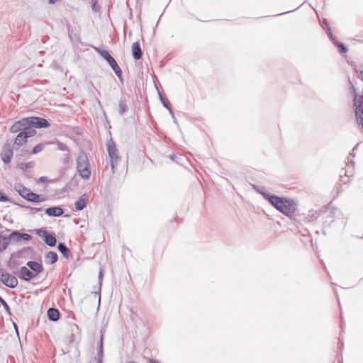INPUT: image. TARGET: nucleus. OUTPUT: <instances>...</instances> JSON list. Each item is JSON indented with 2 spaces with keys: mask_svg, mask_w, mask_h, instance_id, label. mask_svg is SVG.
Returning <instances> with one entry per match:
<instances>
[{
  "mask_svg": "<svg viewBox=\"0 0 363 363\" xmlns=\"http://www.w3.org/2000/svg\"><path fill=\"white\" fill-rule=\"evenodd\" d=\"M259 194L278 211L289 216L295 210V202L292 199L270 195L267 192L259 191Z\"/></svg>",
  "mask_w": 363,
  "mask_h": 363,
  "instance_id": "nucleus-1",
  "label": "nucleus"
},
{
  "mask_svg": "<svg viewBox=\"0 0 363 363\" xmlns=\"http://www.w3.org/2000/svg\"><path fill=\"white\" fill-rule=\"evenodd\" d=\"M77 171L79 176L84 179H89L91 177V166L88 157L85 152H79L76 159Z\"/></svg>",
  "mask_w": 363,
  "mask_h": 363,
  "instance_id": "nucleus-2",
  "label": "nucleus"
},
{
  "mask_svg": "<svg viewBox=\"0 0 363 363\" xmlns=\"http://www.w3.org/2000/svg\"><path fill=\"white\" fill-rule=\"evenodd\" d=\"M15 189L19 192V194L27 201L33 202V203H39L43 202L46 200V197L43 195L37 194L30 191V189L21 186L17 185L15 186Z\"/></svg>",
  "mask_w": 363,
  "mask_h": 363,
  "instance_id": "nucleus-3",
  "label": "nucleus"
},
{
  "mask_svg": "<svg viewBox=\"0 0 363 363\" xmlns=\"http://www.w3.org/2000/svg\"><path fill=\"white\" fill-rule=\"evenodd\" d=\"M96 50L99 54L101 55V56H102L107 61V62L111 67L117 77L121 78V69L120 68L114 58L109 54V52L107 50H101L99 48H96Z\"/></svg>",
  "mask_w": 363,
  "mask_h": 363,
  "instance_id": "nucleus-4",
  "label": "nucleus"
},
{
  "mask_svg": "<svg viewBox=\"0 0 363 363\" xmlns=\"http://www.w3.org/2000/svg\"><path fill=\"white\" fill-rule=\"evenodd\" d=\"M355 116L357 123L362 125L363 133V96H356L354 99Z\"/></svg>",
  "mask_w": 363,
  "mask_h": 363,
  "instance_id": "nucleus-5",
  "label": "nucleus"
},
{
  "mask_svg": "<svg viewBox=\"0 0 363 363\" xmlns=\"http://www.w3.org/2000/svg\"><path fill=\"white\" fill-rule=\"evenodd\" d=\"M107 150L108 155L111 159V168L113 172H114L115 168L118 164L119 157L118 155V150L116 147V144L112 139H110V140L107 143Z\"/></svg>",
  "mask_w": 363,
  "mask_h": 363,
  "instance_id": "nucleus-6",
  "label": "nucleus"
},
{
  "mask_svg": "<svg viewBox=\"0 0 363 363\" xmlns=\"http://www.w3.org/2000/svg\"><path fill=\"white\" fill-rule=\"evenodd\" d=\"M0 280L7 287L16 288L18 286V279L11 274L5 272L2 268H0Z\"/></svg>",
  "mask_w": 363,
  "mask_h": 363,
  "instance_id": "nucleus-7",
  "label": "nucleus"
},
{
  "mask_svg": "<svg viewBox=\"0 0 363 363\" xmlns=\"http://www.w3.org/2000/svg\"><path fill=\"white\" fill-rule=\"evenodd\" d=\"M28 128H48L50 126V123L47 120L40 117H28Z\"/></svg>",
  "mask_w": 363,
  "mask_h": 363,
  "instance_id": "nucleus-8",
  "label": "nucleus"
},
{
  "mask_svg": "<svg viewBox=\"0 0 363 363\" xmlns=\"http://www.w3.org/2000/svg\"><path fill=\"white\" fill-rule=\"evenodd\" d=\"M35 231L38 236L44 238V241L50 247L55 246L57 240L53 235L48 233V232L43 229H37Z\"/></svg>",
  "mask_w": 363,
  "mask_h": 363,
  "instance_id": "nucleus-9",
  "label": "nucleus"
},
{
  "mask_svg": "<svg viewBox=\"0 0 363 363\" xmlns=\"http://www.w3.org/2000/svg\"><path fill=\"white\" fill-rule=\"evenodd\" d=\"M13 147L11 144H6L1 151V157L2 161L5 164H8L11 162L13 157Z\"/></svg>",
  "mask_w": 363,
  "mask_h": 363,
  "instance_id": "nucleus-10",
  "label": "nucleus"
},
{
  "mask_svg": "<svg viewBox=\"0 0 363 363\" xmlns=\"http://www.w3.org/2000/svg\"><path fill=\"white\" fill-rule=\"evenodd\" d=\"M10 241L20 242L23 240L28 241L31 240L32 237L29 234L19 233L18 231H13L9 235Z\"/></svg>",
  "mask_w": 363,
  "mask_h": 363,
  "instance_id": "nucleus-11",
  "label": "nucleus"
},
{
  "mask_svg": "<svg viewBox=\"0 0 363 363\" xmlns=\"http://www.w3.org/2000/svg\"><path fill=\"white\" fill-rule=\"evenodd\" d=\"M28 128L27 118H22L21 120L14 123L10 128L11 133H16L18 132L24 131V129Z\"/></svg>",
  "mask_w": 363,
  "mask_h": 363,
  "instance_id": "nucleus-12",
  "label": "nucleus"
},
{
  "mask_svg": "<svg viewBox=\"0 0 363 363\" xmlns=\"http://www.w3.org/2000/svg\"><path fill=\"white\" fill-rule=\"evenodd\" d=\"M18 277L21 279L28 281L34 277V274L31 270L28 269V267H21L19 270Z\"/></svg>",
  "mask_w": 363,
  "mask_h": 363,
  "instance_id": "nucleus-13",
  "label": "nucleus"
},
{
  "mask_svg": "<svg viewBox=\"0 0 363 363\" xmlns=\"http://www.w3.org/2000/svg\"><path fill=\"white\" fill-rule=\"evenodd\" d=\"M26 266L29 267L33 273L36 274L43 272V267L41 263L35 261H28Z\"/></svg>",
  "mask_w": 363,
  "mask_h": 363,
  "instance_id": "nucleus-14",
  "label": "nucleus"
},
{
  "mask_svg": "<svg viewBox=\"0 0 363 363\" xmlns=\"http://www.w3.org/2000/svg\"><path fill=\"white\" fill-rule=\"evenodd\" d=\"M88 200H89L88 195L86 194H82L79 197V199L75 202V203H74L75 208L78 211H81V210L84 209L86 206Z\"/></svg>",
  "mask_w": 363,
  "mask_h": 363,
  "instance_id": "nucleus-15",
  "label": "nucleus"
},
{
  "mask_svg": "<svg viewBox=\"0 0 363 363\" xmlns=\"http://www.w3.org/2000/svg\"><path fill=\"white\" fill-rule=\"evenodd\" d=\"M63 209L57 206L48 208L45 210V213L50 216H60L63 214Z\"/></svg>",
  "mask_w": 363,
  "mask_h": 363,
  "instance_id": "nucleus-16",
  "label": "nucleus"
},
{
  "mask_svg": "<svg viewBox=\"0 0 363 363\" xmlns=\"http://www.w3.org/2000/svg\"><path fill=\"white\" fill-rule=\"evenodd\" d=\"M132 54L135 60H139L142 57V50L138 42H135L132 45Z\"/></svg>",
  "mask_w": 363,
  "mask_h": 363,
  "instance_id": "nucleus-17",
  "label": "nucleus"
},
{
  "mask_svg": "<svg viewBox=\"0 0 363 363\" xmlns=\"http://www.w3.org/2000/svg\"><path fill=\"white\" fill-rule=\"evenodd\" d=\"M27 136L25 135V133L23 131L20 132L15 138L14 145L18 147L22 146L27 142Z\"/></svg>",
  "mask_w": 363,
  "mask_h": 363,
  "instance_id": "nucleus-18",
  "label": "nucleus"
},
{
  "mask_svg": "<svg viewBox=\"0 0 363 363\" xmlns=\"http://www.w3.org/2000/svg\"><path fill=\"white\" fill-rule=\"evenodd\" d=\"M58 256L55 252L49 251L45 256V262L50 264H52L57 261Z\"/></svg>",
  "mask_w": 363,
  "mask_h": 363,
  "instance_id": "nucleus-19",
  "label": "nucleus"
},
{
  "mask_svg": "<svg viewBox=\"0 0 363 363\" xmlns=\"http://www.w3.org/2000/svg\"><path fill=\"white\" fill-rule=\"evenodd\" d=\"M9 237L3 235L2 233L0 232V252L4 251L9 245Z\"/></svg>",
  "mask_w": 363,
  "mask_h": 363,
  "instance_id": "nucleus-20",
  "label": "nucleus"
},
{
  "mask_svg": "<svg viewBox=\"0 0 363 363\" xmlns=\"http://www.w3.org/2000/svg\"><path fill=\"white\" fill-rule=\"evenodd\" d=\"M48 316L50 320L56 321L59 319L60 312L57 309L51 308L48 311Z\"/></svg>",
  "mask_w": 363,
  "mask_h": 363,
  "instance_id": "nucleus-21",
  "label": "nucleus"
},
{
  "mask_svg": "<svg viewBox=\"0 0 363 363\" xmlns=\"http://www.w3.org/2000/svg\"><path fill=\"white\" fill-rule=\"evenodd\" d=\"M57 248L59 251L64 255V257L67 258L69 257V250L65 243L60 242Z\"/></svg>",
  "mask_w": 363,
  "mask_h": 363,
  "instance_id": "nucleus-22",
  "label": "nucleus"
},
{
  "mask_svg": "<svg viewBox=\"0 0 363 363\" xmlns=\"http://www.w3.org/2000/svg\"><path fill=\"white\" fill-rule=\"evenodd\" d=\"M128 111V106L125 100L121 99L118 103V112L121 115H123Z\"/></svg>",
  "mask_w": 363,
  "mask_h": 363,
  "instance_id": "nucleus-23",
  "label": "nucleus"
},
{
  "mask_svg": "<svg viewBox=\"0 0 363 363\" xmlns=\"http://www.w3.org/2000/svg\"><path fill=\"white\" fill-rule=\"evenodd\" d=\"M35 163L33 161L29 162L28 163H20L18 164L17 167L20 169L26 171L28 168H32L35 166Z\"/></svg>",
  "mask_w": 363,
  "mask_h": 363,
  "instance_id": "nucleus-24",
  "label": "nucleus"
},
{
  "mask_svg": "<svg viewBox=\"0 0 363 363\" xmlns=\"http://www.w3.org/2000/svg\"><path fill=\"white\" fill-rule=\"evenodd\" d=\"M103 354H104V351H103V335H101V340H100V345H99V352H98V356H99L98 363H102Z\"/></svg>",
  "mask_w": 363,
  "mask_h": 363,
  "instance_id": "nucleus-25",
  "label": "nucleus"
},
{
  "mask_svg": "<svg viewBox=\"0 0 363 363\" xmlns=\"http://www.w3.org/2000/svg\"><path fill=\"white\" fill-rule=\"evenodd\" d=\"M23 132L25 133V135L27 136V138L33 136L36 133L35 130L32 129L31 128H26V129H24V131Z\"/></svg>",
  "mask_w": 363,
  "mask_h": 363,
  "instance_id": "nucleus-26",
  "label": "nucleus"
},
{
  "mask_svg": "<svg viewBox=\"0 0 363 363\" xmlns=\"http://www.w3.org/2000/svg\"><path fill=\"white\" fill-rule=\"evenodd\" d=\"M45 147V145L43 144H39L36 146H35L32 150L33 154H38L40 152H41Z\"/></svg>",
  "mask_w": 363,
  "mask_h": 363,
  "instance_id": "nucleus-27",
  "label": "nucleus"
},
{
  "mask_svg": "<svg viewBox=\"0 0 363 363\" xmlns=\"http://www.w3.org/2000/svg\"><path fill=\"white\" fill-rule=\"evenodd\" d=\"M159 94H160L161 102L162 103L163 106L166 108H167L169 111L170 113L173 116V112H172V109L170 108V107L169 106L168 102L166 101V100L163 98V96H162V94L160 93H159Z\"/></svg>",
  "mask_w": 363,
  "mask_h": 363,
  "instance_id": "nucleus-28",
  "label": "nucleus"
},
{
  "mask_svg": "<svg viewBox=\"0 0 363 363\" xmlns=\"http://www.w3.org/2000/svg\"><path fill=\"white\" fill-rule=\"evenodd\" d=\"M57 149L61 151L68 150L67 146L65 144H64L63 143H61L60 141L57 142Z\"/></svg>",
  "mask_w": 363,
  "mask_h": 363,
  "instance_id": "nucleus-29",
  "label": "nucleus"
},
{
  "mask_svg": "<svg viewBox=\"0 0 363 363\" xmlns=\"http://www.w3.org/2000/svg\"><path fill=\"white\" fill-rule=\"evenodd\" d=\"M0 303L3 305L4 309L8 313H11L10 312V308L7 303L0 296Z\"/></svg>",
  "mask_w": 363,
  "mask_h": 363,
  "instance_id": "nucleus-30",
  "label": "nucleus"
},
{
  "mask_svg": "<svg viewBox=\"0 0 363 363\" xmlns=\"http://www.w3.org/2000/svg\"><path fill=\"white\" fill-rule=\"evenodd\" d=\"M335 44L340 48V52L345 53L347 51V48L342 43H335Z\"/></svg>",
  "mask_w": 363,
  "mask_h": 363,
  "instance_id": "nucleus-31",
  "label": "nucleus"
},
{
  "mask_svg": "<svg viewBox=\"0 0 363 363\" xmlns=\"http://www.w3.org/2000/svg\"><path fill=\"white\" fill-rule=\"evenodd\" d=\"M9 201V199L8 196H4V194L0 191V201Z\"/></svg>",
  "mask_w": 363,
  "mask_h": 363,
  "instance_id": "nucleus-32",
  "label": "nucleus"
},
{
  "mask_svg": "<svg viewBox=\"0 0 363 363\" xmlns=\"http://www.w3.org/2000/svg\"><path fill=\"white\" fill-rule=\"evenodd\" d=\"M41 208H31L30 210L32 211V213H37L40 211H41Z\"/></svg>",
  "mask_w": 363,
  "mask_h": 363,
  "instance_id": "nucleus-33",
  "label": "nucleus"
},
{
  "mask_svg": "<svg viewBox=\"0 0 363 363\" xmlns=\"http://www.w3.org/2000/svg\"><path fill=\"white\" fill-rule=\"evenodd\" d=\"M328 35H329L330 38L332 40H335V39H334V37H333V33H332V32H331V30H330V28H328Z\"/></svg>",
  "mask_w": 363,
  "mask_h": 363,
  "instance_id": "nucleus-34",
  "label": "nucleus"
},
{
  "mask_svg": "<svg viewBox=\"0 0 363 363\" xmlns=\"http://www.w3.org/2000/svg\"><path fill=\"white\" fill-rule=\"evenodd\" d=\"M92 9L95 11H98L99 10V8L97 7V5H96V3L94 2L93 4H92Z\"/></svg>",
  "mask_w": 363,
  "mask_h": 363,
  "instance_id": "nucleus-35",
  "label": "nucleus"
},
{
  "mask_svg": "<svg viewBox=\"0 0 363 363\" xmlns=\"http://www.w3.org/2000/svg\"><path fill=\"white\" fill-rule=\"evenodd\" d=\"M46 179H47V178H46L45 177H41L39 179L38 182H45V181H46Z\"/></svg>",
  "mask_w": 363,
  "mask_h": 363,
  "instance_id": "nucleus-36",
  "label": "nucleus"
},
{
  "mask_svg": "<svg viewBox=\"0 0 363 363\" xmlns=\"http://www.w3.org/2000/svg\"><path fill=\"white\" fill-rule=\"evenodd\" d=\"M99 281H101V279H102V272L101 271L100 273H99Z\"/></svg>",
  "mask_w": 363,
  "mask_h": 363,
  "instance_id": "nucleus-37",
  "label": "nucleus"
},
{
  "mask_svg": "<svg viewBox=\"0 0 363 363\" xmlns=\"http://www.w3.org/2000/svg\"><path fill=\"white\" fill-rule=\"evenodd\" d=\"M58 0H49V3L50 4H55L57 1Z\"/></svg>",
  "mask_w": 363,
  "mask_h": 363,
  "instance_id": "nucleus-38",
  "label": "nucleus"
},
{
  "mask_svg": "<svg viewBox=\"0 0 363 363\" xmlns=\"http://www.w3.org/2000/svg\"><path fill=\"white\" fill-rule=\"evenodd\" d=\"M150 363H159L157 360L150 359Z\"/></svg>",
  "mask_w": 363,
  "mask_h": 363,
  "instance_id": "nucleus-39",
  "label": "nucleus"
},
{
  "mask_svg": "<svg viewBox=\"0 0 363 363\" xmlns=\"http://www.w3.org/2000/svg\"><path fill=\"white\" fill-rule=\"evenodd\" d=\"M129 363H137V362H130Z\"/></svg>",
  "mask_w": 363,
  "mask_h": 363,
  "instance_id": "nucleus-40",
  "label": "nucleus"
}]
</instances>
